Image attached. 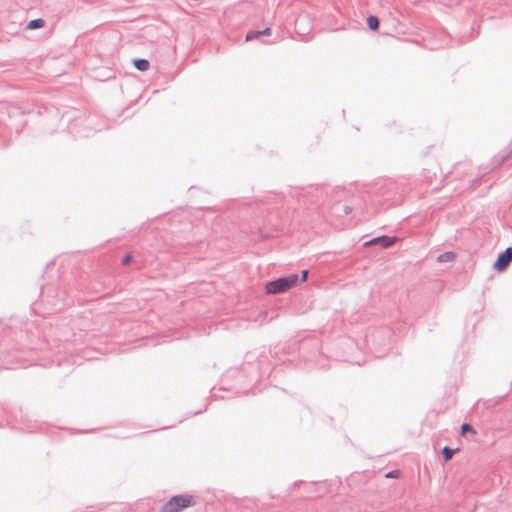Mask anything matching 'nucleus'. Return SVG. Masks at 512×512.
Segmentation results:
<instances>
[{
	"label": "nucleus",
	"mask_w": 512,
	"mask_h": 512,
	"mask_svg": "<svg viewBox=\"0 0 512 512\" xmlns=\"http://www.w3.org/2000/svg\"><path fill=\"white\" fill-rule=\"evenodd\" d=\"M195 504L193 496L188 494H179L171 497L164 503L159 512H181L185 508L191 507Z\"/></svg>",
	"instance_id": "nucleus-1"
},
{
	"label": "nucleus",
	"mask_w": 512,
	"mask_h": 512,
	"mask_svg": "<svg viewBox=\"0 0 512 512\" xmlns=\"http://www.w3.org/2000/svg\"><path fill=\"white\" fill-rule=\"evenodd\" d=\"M259 36H260V31L259 30L249 31L246 34V41H252V40L258 38Z\"/></svg>",
	"instance_id": "nucleus-13"
},
{
	"label": "nucleus",
	"mask_w": 512,
	"mask_h": 512,
	"mask_svg": "<svg viewBox=\"0 0 512 512\" xmlns=\"http://www.w3.org/2000/svg\"><path fill=\"white\" fill-rule=\"evenodd\" d=\"M308 274H309L308 270H303L302 271V273H301V282H306V280L308 278Z\"/></svg>",
	"instance_id": "nucleus-14"
},
{
	"label": "nucleus",
	"mask_w": 512,
	"mask_h": 512,
	"mask_svg": "<svg viewBox=\"0 0 512 512\" xmlns=\"http://www.w3.org/2000/svg\"><path fill=\"white\" fill-rule=\"evenodd\" d=\"M457 451H458V448L452 449L449 446H444L442 449V455H443L444 460L446 462L449 461L453 457L454 453Z\"/></svg>",
	"instance_id": "nucleus-8"
},
{
	"label": "nucleus",
	"mask_w": 512,
	"mask_h": 512,
	"mask_svg": "<svg viewBox=\"0 0 512 512\" xmlns=\"http://www.w3.org/2000/svg\"><path fill=\"white\" fill-rule=\"evenodd\" d=\"M134 67L139 71H146L149 68V61L146 59L138 58L133 61Z\"/></svg>",
	"instance_id": "nucleus-5"
},
{
	"label": "nucleus",
	"mask_w": 512,
	"mask_h": 512,
	"mask_svg": "<svg viewBox=\"0 0 512 512\" xmlns=\"http://www.w3.org/2000/svg\"><path fill=\"white\" fill-rule=\"evenodd\" d=\"M303 20H305V18H304V17H299V18L296 20L295 25H296V28H297V29H298L299 24H300Z\"/></svg>",
	"instance_id": "nucleus-18"
},
{
	"label": "nucleus",
	"mask_w": 512,
	"mask_h": 512,
	"mask_svg": "<svg viewBox=\"0 0 512 512\" xmlns=\"http://www.w3.org/2000/svg\"><path fill=\"white\" fill-rule=\"evenodd\" d=\"M468 432H470V433H472V434H474V435L476 434L475 429H474L470 424H468V423H463V424L461 425V435H463V436H464V435H466V433H468Z\"/></svg>",
	"instance_id": "nucleus-9"
},
{
	"label": "nucleus",
	"mask_w": 512,
	"mask_h": 512,
	"mask_svg": "<svg viewBox=\"0 0 512 512\" xmlns=\"http://www.w3.org/2000/svg\"><path fill=\"white\" fill-rule=\"evenodd\" d=\"M367 25L372 31H376L379 28L380 21L377 16L370 15L367 18Z\"/></svg>",
	"instance_id": "nucleus-7"
},
{
	"label": "nucleus",
	"mask_w": 512,
	"mask_h": 512,
	"mask_svg": "<svg viewBox=\"0 0 512 512\" xmlns=\"http://www.w3.org/2000/svg\"><path fill=\"white\" fill-rule=\"evenodd\" d=\"M299 280L297 274H290L288 276L280 277L266 284L267 294H279L288 291L294 287Z\"/></svg>",
	"instance_id": "nucleus-2"
},
{
	"label": "nucleus",
	"mask_w": 512,
	"mask_h": 512,
	"mask_svg": "<svg viewBox=\"0 0 512 512\" xmlns=\"http://www.w3.org/2000/svg\"><path fill=\"white\" fill-rule=\"evenodd\" d=\"M398 473V471H390L386 474V477L387 478H392V477H396V474Z\"/></svg>",
	"instance_id": "nucleus-17"
},
{
	"label": "nucleus",
	"mask_w": 512,
	"mask_h": 512,
	"mask_svg": "<svg viewBox=\"0 0 512 512\" xmlns=\"http://www.w3.org/2000/svg\"><path fill=\"white\" fill-rule=\"evenodd\" d=\"M398 241L397 237H390L386 235L375 237L369 241H367L364 245L365 246H371V245H380L382 248H389L393 246Z\"/></svg>",
	"instance_id": "nucleus-4"
},
{
	"label": "nucleus",
	"mask_w": 512,
	"mask_h": 512,
	"mask_svg": "<svg viewBox=\"0 0 512 512\" xmlns=\"http://www.w3.org/2000/svg\"><path fill=\"white\" fill-rule=\"evenodd\" d=\"M510 157V154L509 153H506L504 155H501V156H497L495 157L494 161L496 163L495 166H500L501 164H503L508 158Z\"/></svg>",
	"instance_id": "nucleus-12"
},
{
	"label": "nucleus",
	"mask_w": 512,
	"mask_h": 512,
	"mask_svg": "<svg viewBox=\"0 0 512 512\" xmlns=\"http://www.w3.org/2000/svg\"><path fill=\"white\" fill-rule=\"evenodd\" d=\"M453 259H454V253H452V252H445V253L440 254L438 256V261L439 262L451 261Z\"/></svg>",
	"instance_id": "nucleus-10"
},
{
	"label": "nucleus",
	"mask_w": 512,
	"mask_h": 512,
	"mask_svg": "<svg viewBox=\"0 0 512 512\" xmlns=\"http://www.w3.org/2000/svg\"><path fill=\"white\" fill-rule=\"evenodd\" d=\"M44 25H45V21L41 18H37V19H33L28 22L27 29L36 30V29L44 27Z\"/></svg>",
	"instance_id": "nucleus-6"
},
{
	"label": "nucleus",
	"mask_w": 512,
	"mask_h": 512,
	"mask_svg": "<svg viewBox=\"0 0 512 512\" xmlns=\"http://www.w3.org/2000/svg\"><path fill=\"white\" fill-rule=\"evenodd\" d=\"M130 261H131V256H130V255H126V256L122 259V264H123V265H127Z\"/></svg>",
	"instance_id": "nucleus-16"
},
{
	"label": "nucleus",
	"mask_w": 512,
	"mask_h": 512,
	"mask_svg": "<svg viewBox=\"0 0 512 512\" xmlns=\"http://www.w3.org/2000/svg\"><path fill=\"white\" fill-rule=\"evenodd\" d=\"M259 31H260V36H262V35H270L271 34L270 27H266L265 29L259 30Z\"/></svg>",
	"instance_id": "nucleus-15"
},
{
	"label": "nucleus",
	"mask_w": 512,
	"mask_h": 512,
	"mask_svg": "<svg viewBox=\"0 0 512 512\" xmlns=\"http://www.w3.org/2000/svg\"><path fill=\"white\" fill-rule=\"evenodd\" d=\"M512 261V247H508L504 252L500 253L493 264V268L497 271H504L507 269Z\"/></svg>",
	"instance_id": "nucleus-3"
},
{
	"label": "nucleus",
	"mask_w": 512,
	"mask_h": 512,
	"mask_svg": "<svg viewBox=\"0 0 512 512\" xmlns=\"http://www.w3.org/2000/svg\"><path fill=\"white\" fill-rule=\"evenodd\" d=\"M333 209H334V211L342 210L345 215L350 214L351 211H352V208L350 206H348V205H340V204L334 205Z\"/></svg>",
	"instance_id": "nucleus-11"
}]
</instances>
